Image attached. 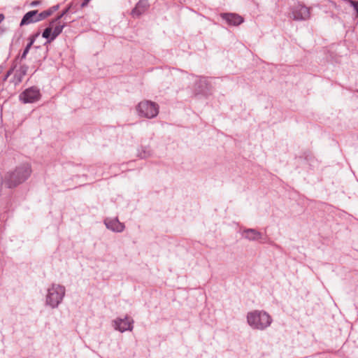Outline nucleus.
Here are the masks:
<instances>
[{"instance_id": "f257e3e1", "label": "nucleus", "mask_w": 358, "mask_h": 358, "mask_svg": "<svg viewBox=\"0 0 358 358\" xmlns=\"http://www.w3.org/2000/svg\"><path fill=\"white\" fill-rule=\"evenodd\" d=\"M31 166L28 164H22L4 177L3 182L8 188H13L24 182L31 175Z\"/></svg>"}, {"instance_id": "f03ea898", "label": "nucleus", "mask_w": 358, "mask_h": 358, "mask_svg": "<svg viewBox=\"0 0 358 358\" xmlns=\"http://www.w3.org/2000/svg\"><path fill=\"white\" fill-rule=\"evenodd\" d=\"M273 322L271 316L264 310H255L247 314V322L253 329L263 331Z\"/></svg>"}, {"instance_id": "7ed1b4c3", "label": "nucleus", "mask_w": 358, "mask_h": 358, "mask_svg": "<svg viewBox=\"0 0 358 358\" xmlns=\"http://www.w3.org/2000/svg\"><path fill=\"white\" fill-rule=\"evenodd\" d=\"M66 289L64 286L58 284H52L48 289L46 296V303L52 308H56L62 301L65 296Z\"/></svg>"}, {"instance_id": "20e7f679", "label": "nucleus", "mask_w": 358, "mask_h": 358, "mask_svg": "<svg viewBox=\"0 0 358 358\" xmlns=\"http://www.w3.org/2000/svg\"><path fill=\"white\" fill-rule=\"evenodd\" d=\"M137 111L141 116L147 118H153L159 113L158 105L150 101H143L137 106Z\"/></svg>"}, {"instance_id": "39448f33", "label": "nucleus", "mask_w": 358, "mask_h": 358, "mask_svg": "<svg viewBox=\"0 0 358 358\" xmlns=\"http://www.w3.org/2000/svg\"><path fill=\"white\" fill-rule=\"evenodd\" d=\"M50 16V13L48 12H41L39 13L37 10H34L27 12L22 17L20 22V26H24L26 24H29L31 23H36L43 20Z\"/></svg>"}, {"instance_id": "423d86ee", "label": "nucleus", "mask_w": 358, "mask_h": 358, "mask_svg": "<svg viewBox=\"0 0 358 358\" xmlns=\"http://www.w3.org/2000/svg\"><path fill=\"white\" fill-rule=\"evenodd\" d=\"M40 90L36 87H31L23 91L19 96L24 103H34L40 99Z\"/></svg>"}, {"instance_id": "0eeeda50", "label": "nucleus", "mask_w": 358, "mask_h": 358, "mask_svg": "<svg viewBox=\"0 0 358 358\" xmlns=\"http://www.w3.org/2000/svg\"><path fill=\"white\" fill-rule=\"evenodd\" d=\"M113 324L114 329L120 332L132 331L134 327V320L129 316H126L124 319L117 318L113 321Z\"/></svg>"}, {"instance_id": "6e6552de", "label": "nucleus", "mask_w": 358, "mask_h": 358, "mask_svg": "<svg viewBox=\"0 0 358 358\" xmlns=\"http://www.w3.org/2000/svg\"><path fill=\"white\" fill-rule=\"evenodd\" d=\"M292 14L294 20H307L310 16V8L298 4L293 8Z\"/></svg>"}, {"instance_id": "1a4fd4ad", "label": "nucleus", "mask_w": 358, "mask_h": 358, "mask_svg": "<svg viewBox=\"0 0 358 358\" xmlns=\"http://www.w3.org/2000/svg\"><path fill=\"white\" fill-rule=\"evenodd\" d=\"M220 16L229 25L238 26L244 21L243 17L236 13H221Z\"/></svg>"}, {"instance_id": "9d476101", "label": "nucleus", "mask_w": 358, "mask_h": 358, "mask_svg": "<svg viewBox=\"0 0 358 358\" xmlns=\"http://www.w3.org/2000/svg\"><path fill=\"white\" fill-rule=\"evenodd\" d=\"M104 224L108 229L115 232H122L124 229V224L119 221L117 218H107Z\"/></svg>"}, {"instance_id": "9b49d317", "label": "nucleus", "mask_w": 358, "mask_h": 358, "mask_svg": "<svg viewBox=\"0 0 358 358\" xmlns=\"http://www.w3.org/2000/svg\"><path fill=\"white\" fill-rule=\"evenodd\" d=\"M149 3L148 0H140L131 11V15L134 17H138L144 13L149 8Z\"/></svg>"}, {"instance_id": "f8f14e48", "label": "nucleus", "mask_w": 358, "mask_h": 358, "mask_svg": "<svg viewBox=\"0 0 358 358\" xmlns=\"http://www.w3.org/2000/svg\"><path fill=\"white\" fill-rule=\"evenodd\" d=\"M28 66L26 64L21 65L18 69L15 72L12 82L15 85H19L22 83L23 78L27 74L28 71Z\"/></svg>"}, {"instance_id": "ddd939ff", "label": "nucleus", "mask_w": 358, "mask_h": 358, "mask_svg": "<svg viewBox=\"0 0 358 358\" xmlns=\"http://www.w3.org/2000/svg\"><path fill=\"white\" fill-rule=\"evenodd\" d=\"M243 236L249 241H255L260 240L262 234L255 229H245L243 231Z\"/></svg>"}, {"instance_id": "4468645a", "label": "nucleus", "mask_w": 358, "mask_h": 358, "mask_svg": "<svg viewBox=\"0 0 358 358\" xmlns=\"http://www.w3.org/2000/svg\"><path fill=\"white\" fill-rule=\"evenodd\" d=\"M66 26V22H62L61 20L57 21L52 27V38L50 40H55L62 32L63 29Z\"/></svg>"}, {"instance_id": "2eb2a0df", "label": "nucleus", "mask_w": 358, "mask_h": 358, "mask_svg": "<svg viewBox=\"0 0 358 358\" xmlns=\"http://www.w3.org/2000/svg\"><path fill=\"white\" fill-rule=\"evenodd\" d=\"M40 35V32L38 31L37 33L31 35L29 38V42L28 43V44L27 45V46L25 47L22 54L20 56V59L22 60V59H24L26 57H27V55L31 48V47L32 46V45L34 44V43L36 41V38Z\"/></svg>"}, {"instance_id": "dca6fc26", "label": "nucleus", "mask_w": 358, "mask_h": 358, "mask_svg": "<svg viewBox=\"0 0 358 358\" xmlns=\"http://www.w3.org/2000/svg\"><path fill=\"white\" fill-rule=\"evenodd\" d=\"M52 27L53 26L50 25L45 28L43 31V32L42 33V36L47 39V43H51L52 41H53L54 40H50V38H52Z\"/></svg>"}, {"instance_id": "f3484780", "label": "nucleus", "mask_w": 358, "mask_h": 358, "mask_svg": "<svg viewBox=\"0 0 358 358\" xmlns=\"http://www.w3.org/2000/svg\"><path fill=\"white\" fill-rule=\"evenodd\" d=\"M71 7L69 6L66 9H64L56 18L52 20L50 22V25L53 26L55 23H56L57 21L61 20L62 17H64L67 13L69 12Z\"/></svg>"}, {"instance_id": "a211bd4d", "label": "nucleus", "mask_w": 358, "mask_h": 358, "mask_svg": "<svg viewBox=\"0 0 358 358\" xmlns=\"http://www.w3.org/2000/svg\"><path fill=\"white\" fill-rule=\"evenodd\" d=\"M348 2L350 3L351 6H352L355 10L357 13V17H358V1H355L353 0H348Z\"/></svg>"}, {"instance_id": "6ab92c4d", "label": "nucleus", "mask_w": 358, "mask_h": 358, "mask_svg": "<svg viewBox=\"0 0 358 358\" xmlns=\"http://www.w3.org/2000/svg\"><path fill=\"white\" fill-rule=\"evenodd\" d=\"M59 8V5H55L45 10V12L50 13V16Z\"/></svg>"}, {"instance_id": "aec40b11", "label": "nucleus", "mask_w": 358, "mask_h": 358, "mask_svg": "<svg viewBox=\"0 0 358 358\" xmlns=\"http://www.w3.org/2000/svg\"><path fill=\"white\" fill-rule=\"evenodd\" d=\"M15 68H16V65L15 64L7 71L8 75H11L13 73Z\"/></svg>"}, {"instance_id": "412c9836", "label": "nucleus", "mask_w": 358, "mask_h": 358, "mask_svg": "<svg viewBox=\"0 0 358 358\" xmlns=\"http://www.w3.org/2000/svg\"><path fill=\"white\" fill-rule=\"evenodd\" d=\"M90 1L91 0H84L83 2L81 3V8L87 6Z\"/></svg>"}, {"instance_id": "4be33fe9", "label": "nucleus", "mask_w": 358, "mask_h": 358, "mask_svg": "<svg viewBox=\"0 0 358 358\" xmlns=\"http://www.w3.org/2000/svg\"><path fill=\"white\" fill-rule=\"evenodd\" d=\"M40 3H41V2H40L39 1H33L30 3V5H31V6L34 7V6H36L39 5V4H40Z\"/></svg>"}, {"instance_id": "5701e85b", "label": "nucleus", "mask_w": 358, "mask_h": 358, "mask_svg": "<svg viewBox=\"0 0 358 358\" xmlns=\"http://www.w3.org/2000/svg\"><path fill=\"white\" fill-rule=\"evenodd\" d=\"M5 17L3 14L0 13V24L3 21Z\"/></svg>"}, {"instance_id": "b1692460", "label": "nucleus", "mask_w": 358, "mask_h": 358, "mask_svg": "<svg viewBox=\"0 0 358 358\" xmlns=\"http://www.w3.org/2000/svg\"><path fill=\"white\" fill-rule=\"evenodd\" d=\"M140 156L141 158H145L148 156V155H147L145 152H143V154L141 153L140 154Z\"/></svg>"}, {"instance_id": "393cba45", "label": "nucleus", "mask_w": 358, "mask_h": 358, "mask_svg": "<svg viewBox=\"0 0 358 358\" xmlns=\"http://www.w3.org/2000/svg\"><path fill=\"white\" fill-rule=\"evenodd\" d=\"M10 75H8V73H6V74L5 75L4 78H3V80H6L8 79V78L10 76Z\"/></svg>"}]
</instances>
